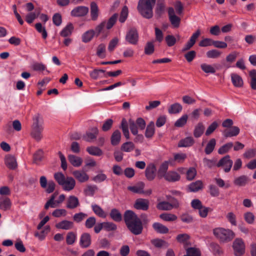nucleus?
<instances>
[{"label": "nucleus", "mask_w": 256, "mask_h": 256, "mask_svg": "<svg viewBox=\"0 0 256 256\" xmlns=\"http://www.w3.org/2000/svg\"><path fill=\"white\" fill-rule=\"evenodd\" d=\"M50 228L49 226H46L44 229L40 232H36L34 236L38 238L39 240H42L44 239L46 234L50 232Z\"/></svg>", "instance_id": "4d7b16f0"}, {"label": "nucleus", "mask_w": 256, "mask_h": 256, "mask_svg": "<svg viewBox=\"0 0 256 256\" xmlns=\"http://www.w3.org/2000/svg\"><path fill=\"white\" fill-rule=\"evenodd\" d=\"M88 12V8L84 6H79L74 8L71 12L72 16L80 17L86 16Z\"/></svg>", "instance_id": "2eb2a0df"}, {"label": "nucleus", "mask_w": 256, "mask_h": 256, "mask_svg": "<svg viewBox=\"0 0 256 256\" xmlns=\"http://www.w3.org/2000/svg\"><path fill=\"white\" fill-rule=\"evenodd\" d=\"M94 35L96 34L94 30H88L82 34V41L85 43L88 42L92 40Z\"/></svg>", "instance_id": "37998d69"}, {"label": "nucleus", "mask_w": 256, "mask_h": 256, "mask_svg": "<svg viewBox=\"0 0 256 256\" xmlns=\"http://www.w3.org/2000/svg\"><path fill=\"white\" fill-rule=\"evenodd\" d=\"M231 79L233 84L236 87H241L243 85L242 78L236 74H231Z\"/></svg>", "instance_id": "e433bc0d"}, {"label": "nucleus", "mask_w": 256, "mask_h": 256, "mask_svg": "<svg viewBox=\"0 0 256 256\" xmlns=\"http://www.w3.org/2000/svg\"><path fill=\"white\" fill-rule=\"evenodd\" d=\"M238 52L236 51H234L230 54H229L226 58V60L228 64L224 63V66L226 68H230V64L234 62L238 56Z\"/></svg>", "instance_id": "393cba45"}, {"label": "nucleus", "mask_w": 256, "mask_h": 256, "mask_svg": "<svg viewBox=\"0 0 256 256\" xmlns=\"http://www.w3.org/2000/svg\"><path fill=\"white\" fill-rule=\"evenodd\" d=\"M232 247L236 256H242L245 252V244L240 238H236L233 242Z\"/></svg>", "instance_id": "423d86ee"}, {"label": "nucleus", "mask_w": 256, "mask_h": 256, "mask_svg": "<svg viewBox=\"0 0 256 256\" xmlns=\"http://www.w3.org/2000/svg\"><path fill=\"white\" fill-rule=\"evenodd\" d=\"M43 124V119L40 114H36L33 116L32 127L44 126Z\"/></svg>", "instance_id": "2f4dec72"}, {"label": "nucleus", "mask_w": 256, "mask_h": 256, "mask_svg": "<svg viewBox=\"0 0 256 256\" xmlns=\"http://www.w3.org/2000/svg\"><path fill=\"white\" fill-rule=\"evenodd\" d=\"M90 16L93 20H96L98 18V8L94 2H92L90 4Z\"/></svg>", "instance_id": "f704fd0d"}, {"label": "nucleus", "mask_w": 256, "mask_h": 256, "mask_svg": "<svg viewBox=\"0 0 256 256\" xmlns=\"http://www.w3.org/2000/svg\"><path fill=\"white\" fill-rule=\"evenodd\" d=\"M74 178L80 182H84L89 179L88 175L83 170H76L72 172Z\"/></svg>", "instance_id": "ddd939ff"}, {"label": "nucleus", "mask_w": 256, "mask_h": 256, "mask_svg": "<svg viewBox=\"0 0 256 256\" xmlns=\"http://www.w3.org/2000/svg\"><path fill=\"white\" fill-rule=\"evenodd\" d=\"M44 126L32 127L31 136L36 140L40 141L42 138V132Z\"/></svg>", "instance_id": "5701e85b"}, {"label": "nucleus", "mask_w": 256, "mask_h": 256, "mask_svg": "<svg viewBox=\"0 0 256 256\" xmlns=\"http://www.w3.org/2000/svg\"><path fill=\"white\" fill-rule=\"evenodd\" d=\"M160 218L166 222L176 221L178 217L176 215L172 214L164 213L160 216Z\"/></svg>", "instance_id": "de8ad7c7"}, {"label": "nucleus", "mask_w": 256, "mask_h": 256, "mask_svg": "<svg viewBox=\"0 0 256 256\" xmlns=\"http://www.w3.org/2000/svg\"><path fill=\"white\" fill-rule=\"evenodd\" d=\"M124 218L128 228L132 233L138 235L142 232V222L134 212L130 210H126L124 213Z\"/></svg>", "instance_id": "f257e3e1"}, {"label": "nucleus", "mask_w": 256, "mask_h": 256, "mask_svg": "<svg viewBox=\"0 0 256 256\" xmlns=\"http://www.w3.org/2000/svg\"><path fill=\"white\" fill-rule=\"evenodd\" d=\"M188 256H200V252L196 248H190L186 249Z\"/></svg>", "instance_id": "338daca9"}, {"label": "nucleus", "mask_w": 256, "mask_h": 256, "mask_svg": "<svg viewBox=\"0 0 256 256\" xmlns=\"http://www.w3.org/2000/svg\"><path fill=\"white\" fill-rule=\"evenodd\" d=\"M188 116L187 114L182 115L174 123V126L176 127H182L186 123L188 120Z\"/></svg>", "instance_id": "e2e57ef3"}, {"label": "nucleus", "mask_w": 256, "mask_h": 256, "mask_svg": "<svg viewBox=\"0 0 256 256\" xmlns=\"http://www.w3.org/2000/svg\"><path fill=\"white\" fill-rule=\"evenodd\" d=\"M76 234L72 232H69L66 236V242L68 245L73 244L76 240Z\"/></svg>", "instance_id": "09e8293b"}, {"label": "nucleus", "mask_w": 256, "mask_h": 256, "mask_svg": "<svg viewBox=\"0 0 256 256\" xmlns=\"http://www.w3.org/2000/svg\"><path fill=\"white\" fill-rule=\"evenodd\" d=\"M86 151L91 155L100 156L102 154V151L98 147L90 146L86 148Z\"/></svg>", "instance_id": "49530a36"}, {"label": "nucleus", "mask_w": 256, "mask_h": 256, "mask_svg": "<svg viewBox=\"0 0 256 256\" xmlns=\"http://www.w3.org/2000/svg\"><path fill=\"white\" fill-rule=\"evenodd\" d=\"M57 195V194L54 193L52 194L48 200L46 202L44 205V208L48 210L50 207L54 208L56 207V204L54 202V199Z\"/></svg>", "instance_id": "3c124183"}, {"label": "nucleus", "mask_w": 256, "mask_h": 256, "mask_svg": "<svg viewBox=\"0 0 256 256\" xmlns=\"http://www.w3.org/2000/svg\"><path fill=\"white\" fill-rule=\"evenodd\" d=\"M182 110V106L180 104L176 102L170 106L168 112L170 114H176L180 112Z\"/></svg>", "instance_id": "58836bf2"}, {"label": "nucleus", "mask_w": 256, "mask_h": 256, "mask_svg": "<svg viewBox=\"0 0 256 256\" xmlns=\"http://www.w3.org/2000/svg\"><path fill=\"white\" fill-rule=\"evenodd\" d=\"M156 0H139L138 10L144 18L150 19L153 16L152 7Z\"/></svg>", "instance_id": "f03ea898"}, {"label": "nucleus", "mask_w": 256, "mask_h": 256, "mask_svg": "<svg viewBox=\"0 0 256 256\" xmlns=\"http://www.w3.org/2000/svg\"><path fill=\"white\" fill-rule=\"evenodd\" d=\"M12 202L6 196H0V209L6 211L10 208Z\"/></svg>", "instance_id": "412c9836"}, {"label": "nucleus", "mask_w": 256, "mask_h": 256, "mask_svg": "<svg viewBox=\"0 0 256 256\" xmlns=\"http://www.w3.org/2000/svg\"><path fill=\"white\" fill-rule=\"evenodd\" d=\"M68 159L70 162L74 167H79L82 162V158L73 154H70Z\"/></svg>", "instance_id": "c756f323"}, {"label": "nucleus", "mask_w": 256, "mask_h": 256, "mask_svg": "<svg viewBox=\"0 0 256 256\" xmlns=\"http://www.w3.org/2000/svg\"><path fill=\"white\" fill-rule=\"evenodd\" d=\"M144 186L145 184L143 182H140L135 186H128V189L134 193L141 194L144 192Z\"/></svg>", "instance_id": "c85d7f7f"}, {"label": "nucleus", "mask_w": 256, "mask_h": 256, "mask_svg": "<svg viewBox=\"0 0 256 256\" xmlns=\"http://www.w3.org/2000/svg\"><path fill=\"white\" fill-rule=\"evenodd\" d=\"M171 162V160H170L168 161H165L163 163H162L158 169V173L159 176L160 177L164 176V174H166L168 172H167L168 164Z\"/></svg>", "instance_id": "4c0bfd02"}, {"label": "nucleus", "mask_w": 256, "mask_h": 256, "mask_svg": "<svg viewBox=\"0 0 256 256\" xmlns=\"http://www.w3.org/2000/svg\"><path fill=\"white\" fill-rule=\"evenodd\" d=\"M35 28L39 33H41L43 38L46 39L48 36V34L46 28L42 26V24L37 23L35 24Z\"/></svg>", "instance_id": "0e129e2a"}, {"label": "nucleus", "mask_w": 256, "mask_h": 256, "mask_svg": "<svg viewBox=\"0 0 256 256\" xmlns=\"http://www.w3.org/2000/svg\"><path fill=\"white\" fill-rule=\"evenodd\" d=\"M126 40L130 44H137L138 40V34L137 30L134 28L130 30L126 34Z\"/></svg>", "instance_id": "1a4fd4ad"}, {"label": "nucleus", "mask_w": 256, "mask_h": 256, "mask_svg": "<svg viewBox=\"0 0 256 256\" xmlns=\"http://www.w3.org/2000/svg\"><path fill=\"white\" fill-rule=\"evenodd\" d=\"M169 200L170 203L167 202H159L157 205V208L160 210H170L173 208H177L179 206V202L176 199L172 198Z\"/></svg>", "instance_id": "39448f33"}, {"label": "nucleus", "mask_w": 256, "mask_h": 256, "mask_svg": "<svg viewBox=\"0 0 256 256\" xmlns=\"http://www.w3.org/2000/svg\"><path fill=\"white\" fill-rule=\"evenodd\" d=\"M118 18L117 14H113L108 20V22L106 24V28L108 30L110 29L116 22Z\"/></svg>", "instance_id": "774afa93"}, {"label": "nucleus", "mask_w": 256, "mask_h": 256, "mask_svg": "<svg viewBox=\"0 0 256 256\" xmlns=\"http://www.w3.org/2000/svg\"><path fill=\"white\" fill-rule=\"evenodd\" d=\"M104 72L105 70H104L95 69L90 72V75L92 78L96 80L99 78L104 77L101 74H104Z\"/></svg>", "instance_id": "603ef678"}, {"label": "nucleus", "mask_w": 256, "mask_h": 256, "mask_svg": "<svg viewBox=\"0 0 256 256\" xmlns=\"http://www.w3.org/2000/svg\"><path fill=\"white\" fill-rule=\"evenodd\" d=\"M216 144V140L214 138H212L208 143L205 148L204 152L206 154H210L214 150Z\"/></svg>", "instance_id": "a18cd8bd"}, {"label": "nucleus", "mask_w": 256, "mask_h": 256, "mask_svg": "<svg viewBox=\"0 0 256 256\" xmlns=\"http://www.w3.org/2000/svg\"><path fill=\"white\" fill-rule=\"evenodd\" d=\"M232 146V142H230L226 143L219 148L218 153L220 154H224L228 152Z\"/></svg>", "instance_id": "5fc2aeb1"}, {"label": "nucleus", "mask_w": 256, "mask_h": 256, "mask_svg": "<svg viewBox=\"0 0 256 256\" xmlns=\"http://www.w3.org/2000/svg\"><path fill=\"white\" fill-rule=\"evenodd\" d=\"M32 68L36 72H44V74H48L50 73V71L46 69V66L42 63L34 62L32 66Z\"/></svg>", "instance_id": "bb28decb"}, {"label": "nucleus", "mask_w": 256, "mask_h": 256, "mask_svg": "<svg viewBox=\"0 0 256 256\" xmlns=\"http://www.w3.org/2000/svg\"><path fill=\"white\" fill-rule=\"evenodd\" d=\"M156 168L154 164H149L145 170V175L147 180L149 181L154 180L156 176Z\"/></svg>", "instance_id": "9b49d317"}, {"label": "nucleus", "mask_w": 256, "mask_h": 256, "mask_svg": "<svg viewBox=\"0 0 256 256\" xmlns=\"http://www.w3.org/2000/svg\"><path fill=\"white\" fill-rule=\"evenodd\" d=\"M163 178L169 182H176L180 180V176L176 172L172 170L166 174Z\"/></svg>", "instance_id": "a211bd4d"}, {"label": "nucleus", "mask_w": 256, "mask_h": 256, "mask_svg": "<svg viewBox=\"0 0 256 256\" xmlns=\"http://www.w3.org/2000/svg\"><path fill=\"white\" fill-rule=\"evenodd\" d=\"M134 148V144L131 142H126L121 146L122 150L125 152H132Z\"/></svg>", "instance_id": "864d4df0"}, {"label": "nucleus", "mask_w": 256, "mask_h": 256, "mask_svg": "<svg viewBox=\"0 0 256 256\" xmlns=\"http://www.w3.org/2000/svg\"><path fill=\"white\" fill-rule=\"evenodd\" d=\"M98 134V130L96 127H94L91 128L90 131L87 132L84 136V139L88 142L94 141Z\"/></svg>", "instance_id": "f8f14e48"}, {"label": "nucleus", "mask_w": 256, "mask_h": 256, "mask_svg": "<svg viewBox=\"0 0 256 256\" xmlns=\"http://www.w3.org/2000/svg\"><path fill=\"white\" fill-rule=\"evenodd\" d=\"M194 138L191 136H187L180 140L178 143V147L179 148H187L192 146L194 144Z\"/></svg>", "instance_id": "6ab92c4d"}, {"label": "nucleus", "mask_w": 256, "mask_h": 256, "mask_svg": "<svg viewBox=\"0 0 256 256\" xmlns=\"http://www.w3.org/2000/svg\"><path fill=\"white\" fill-rule=\"evenodd\" d=\"M110 216L111 218L116 222H120L122 220V214L120 211L116 208H112L110 213Z\"/></svg>", "instance_id": "72a5a7b5"}, {"label": "nucleus", "mask_w": 256, "mask_h": 256, "mask_svg": "<svg viewBox=\"0 0 256 256\" xmlns=\"http://www.w3.org/2000/svg\"><path fill=\"white\" fill-rule=\"evenodd\" d=\"M74 226L73 222L67 220H63L56 225L57 228L64 230H69L73 228Z\"/></svg>", "instance_id": "4be33fe9"}, {"label": "nucleus", "mask_w": 256, "mask_h": 256, "mask_svg": "<svg viewBox=\"0 0 256 256\" xmlns=\"http://www.w3.org/2000/svg\"><path fill=\"white\" fill-rule=\"evenodd\" d=\"M40 186L45 190L46 192L50 194L52 192L55 190L56 184L53 180L48 182L45 176H42L40 178Z\"/></svg>", "instance_id": "0eeeda50"}, {"label": "nucleus", "mask_w": 256, "mask_h": 256, "mask_svg": "<svg viewBox=\"0 0 256 256\" xmlns=\"http://www.w3.org/2000/svg\"><path fill=\"white\" fill-rule=\"evenodd\" d=\"M240 132V130L238 126H234L230 130H224L223 134L226 138L236 136L239 134Z\"/></svg>", "instance_id": "cd10ccee"}, {"label": "nucleus", "mask_w": 256, "mask_h": 256, "mask_svg": "<svg viewBox=\"0 0 256 256\" xmlns=\"http://www.w3.org/2000/svg\"><path fill=\"white\" fill-rule=\"evenodd\" d=\"M80 204L78 199L74 196H70L67 199L66 208L70 209H74L78 207Z\"/></svg>", "instance_id": "b1692460"}, {"label": "nucleus", "mask_w": 256, "mask_h": 256, "mask_svg": "<svg viewBox=\"0 0 256 256\" xmlns=\"http://www.w3.org/2000/svg\"><path fill=\"white\" fill-rule=\"evenodd\" d=\"M168 15L170 21L172 26L176 28L179 27L180 18L175 14L174 9L172 8H168Z\"/></svg>", "instance_id": "9d476101"}, {"label": "nucleus", "mask_w": 256, "mask_h": 256, "mask_svg": "<svg viewBox=\"0 0 256 256\" xmlns=\"http://www.w3.org/2000/svg\"><path fill=\"white\" fill-rule=\"evenodd\" d=\"M54 178L64 191H70L74 188L76 186V181L73 178L70 176L66 178L61 172L55 173Z\"/></svg>", "instance_id": "7ed1b4c3"}, {"label": "nucleus", "mask_w": 256, "mask_h": 256, "mask_svg": "<svg viewBox=\"0 0 256 256\" xmlns=\"http://www.w3.org/2000/svg\"><path fill=\"white\" fill-rule=\"evenodd\" d=\"M155 132L154 124L153 122H150L146 128L145 136L147 138H151L153 136Z\"/></svg>", "instance_id": "ea45409f"}, {"label": "nucleus", "mask_w": 256, "mask_h": 256, "mask_svg": "<svg viewBox=\"0 0 256 256\" xmlns=\"http://www.w3.org/2000/svg\"><path fill=\"white\" fill-rule=\"evenodd\" d=\"M149 207V201L146 199H137L134 204V208L137 210H146Z\"/></svg>", "instance_id": "f3484780"}, {"label": "nucleus", "mask_w": 256, "mask_h": 256, "mask_svg": "<svg viewBox=\"0 0 256 256\" xmlns=\"http://www.w3.org/2000/svg\"><path fill=\"white\" fill-rule=\"evenodd\" d=\"M233 162L230 160L229 155L223 157L219 162L216 164V166L218 168H222L226 172H228L230 171Z\"/></svg>", "instance_id": "6e6552de"}, {"label": "nucleus", "mask_w": 256, "mask_h": 256, "mask_svg": "<svg viewBox=\"0 0 256 256\" xmlns=\"http://www.w3.org/2000/svg\"><path fill=\"white\" fill-rule=\"evenodd\" d=\"M91 236L87 232L83 233L80 238V246L82 248H86L91 244Z\"/></svg>", "instance_id": "4468645a"}, {"label": "nucleus", "mask_w": 256, "mask_h": 256, "mask_svg": "<svg viewBox=\"0 0 256 256\" xmlns=\"http://www.w3.org/2000/svg\"><path fill=\"white\" fill-rule=\"evenodd\" d=\"M74 27L72 23H68L60 32V36L64 38L70 36L72 34Z\"/></svg>", "instance_id": "a878e982"}, {"label": "nucleus", "mask_w": 256, "mask_h": 256, "mask_svg": "<svg viewBox=\"0 0 256 256\" xmlns=\"http://www.w3.org/2000/svg\"><path fill=\"white\" fill-rule=\"evenodd\" d=\"M106 45L100 44L97 48L96 54L100 58H104L106 56Z\"/></svg>", "instance_id": "bf43d9fd"}, {"label": "nucleus", "mask_w": 256, "mask_h": 256, "mask_svg": "<svg viewBox=\"0 0 256 256\" xmlns=\"http://www.w3.org/2000/svg\"><path fill=\"white\" fill-rule=\"evenodd\" d=\"M152 227L156 232L160 234H166L168 232V228L166 226L159 222H154Z\"/></svg>", "instance_id": "473e14b6"}, {"label": "nucleus", "mask_w": 256, "mask_h": 256, "mask_svg": "<svg viewBox=\"0 0 256 256\" xmlns=\"http://www.w3.org/2000/svg\"><path fill=\"white\" fill-rule=\"evenodd\" d=\"M200 34V32L199 30H198L194 33L191 36L188 42L183 48L182 51L185 52L190 50L196 43V39L198 38Z\"/></svg>", "instance_id": "dca6fc26"}, {"label": "nucleus", "mask_w": 256, "mask_h": 256, "mask_svg": "<svg viewBox=\"0 0 256 256\" xmlns=\"http://www.w3.org/2000/svg\"><path fill=\"white\" fill-rule=\"evenodd\" d=\"M222 54V52L213 49L208 50L206 53V56L208 58H217L220 57Z\"/></svg>", "instance_id": "8fccbe9b"}, {"label": "nucleus", "mask_w": 256, "mask_h": 256, "mask_svg": "<svg viewBox=\"0 0 256 256\" xmlns=\"http://www.w3.org/2000/svg\"><path fill=\"white\" fill-rule=\"evenodd\" d=\"M121 139V133L118 130H116L112 133L111 136V144L113 146H116L119 144Z\"/></svg>", "instance_id": "a19ab883"}, {"label": "nucleus", "mask_w": 256, "mask_h": 256, "mask_svg": "<svg viewBox=\"0 0 256 256\" xmlns=\"http://www.w3.org/2000/svg\"><path fill=\"white\" fill-rule=\"evenodd\" d=\"M213 234L221 242H230L235 236L234 232L231 230L218 227L213 230Z\"/></svg>", "instance_id": "20e7f679"}, {"label": "nucleus", "mask_w": 256, "mask_h": 256, "mask_svg": "<svg viewBox=\"0 0 256 256\" xmlns=\"http://www.w3.org/2000/svg\"><path fill=\"white\" fill-rule=\"evenodd\" d=\"M200 68L206 73L214 74L216 72V69L210 64H202Z\"/></svg>", "instance_id": "052dcab7"}, {"label": "nucleus", "mask_w": 256, "mask_h": 256, "mask_svg": "<svg viewBox=\"0 0 256 256\" xmlns=\"http://www.w3.org/2000/svg\"><path fill=\"white\" fill-rule=\"evenodd\" d=\"M92 208L94 213L100 218H105L107 216V214L99 206L96 204H92Z\"/></svg>", "instance_id": "7c9ffc66"}, {"label": "nucleus", "mask_w": 256, "mask_h": 256, "mask_svg": "<svg viewBox=\"0 0 256 256\" xmlns=\"http://www.w3.org/2000/svg\"><path fill=\"white\" fill-rule=\"evenodd\" d=\"M4 162L6 166L10 169L14 170L17 167L16 159L12 156H6L4 158Z\"/></svg>", "instance_id": "aec40b11"}, {"label": "nucleus", "mask_w": 256, "mask_h": 256, "mask_svg": "<svg viewBox=\"0 0 256 256\" xmlns=\"http://www.w3.org/2000/svg\"><path fill=\"white\" fill-rule=\"evenodd\" d=\"M202 184L200 180H197L196 182L191 183L188 186V190L191 192H196L202 189Z\"/></svg>", "instance_id": "79ce46f5"}, {"label": "nucleus", "mask_w": 256, "mask_h": 256, "mask_svg": "<svg viewBox=\"0 0 256 256\" xmlns=\"http://www.w3.org/2000/svg\"><path fill=\"white\" fill-rule=\"evenodd\" d=\"M176 239L178 242L186 244L190 239V236L186 234H180L177 236Z\"/></svg>", "instance_id": "69168bd1"}, {"label": "nucleus", "mask_w": 256, "mask_h": 256, "mask_svg": "<svg viewBox=\"0 0 256 256\" xmlns=\"http://www.w3.org/2000/svg\"><path fill=\"white\" fill-rule=\"evenodd\" d=\"M152 244L156 248H160L163 246L168 247V244L166 241L160 239L152 240Z\"/></svg>", "instance_id": "6e6d98bb"}, {"label": "nucleus", "mask_w": 256, "mask_h": 256, "mask_svg": "<svg viewBox=\"0 0 256 256\" xmlns=\"http://www.w3.org/2000/svg\"><path fill=\"white\" fill-rule=\"evenodd\" d=\"M104 229L108 232L114 231L117 229V226L112 222H104Z\"/></svg>", "instance_id": "680f3d73"}, {"label": "nucleus", "mask_w": 256, "mask_h": 256, "mask_svg": "<svg viewBox=\"0 0 256 256\" xmlns=\"http://www.w3.org/2000/svg\"><path fill=\"white\" fill-rule=\"evenodd\" d=\"M204 126L202 122H198L194 130V136L195 138H200L204 133Z\"/></svg>", "instance_id": "c9c22d12"}, {"label": "nucleus", "mask_w": 256, "mask_h": 256, "mask_svg": "<svg viewBox=\"0 0 256 256\" xmlns=\"http://www.w3.org/2000/svg\"><path fill=\"white\" fill-rule=\"evenodd\" d=\"M248 180V178L245 176H242L235 178L234 184L239 186H244Z\"/></svg>", "instance_id": "13d9d810"}, {"label": "nucleus", "mask_w": 256, "mask_h": 256, "mask_svg": "<svg viewBox=\"0 0 256 256\" xmlns=\"http://www.w3.org/2000/svg\"><path fill=\"white\" fill-rule=\"evenodd\" d=\"M120 128H122L123 134L126 139L130 138V134L128 130V126L126 120L123 118L122 120L121 126Z\"/></svg>", "instance_id": "c03bdc74"}]
</instances>
